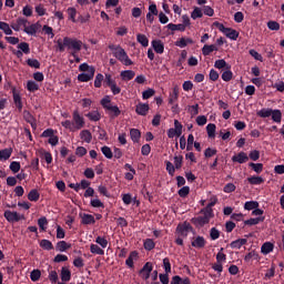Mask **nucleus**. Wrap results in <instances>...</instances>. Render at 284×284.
<instances>
[{
  "instance_id": "30",
  "label": "nucleus",
  "mask_w": 284,
  "mask_h": 284,
  "mask_svg": "<svg viewBox=\"0 0 284 284\" xmlns=\"http://www.w3.org/2000/svg\"><path fill=\"white\" fill-rule=\"evenodd\" d=\"M247 181L251 185H261L265 183V180L261 176H251V178H247Z\"/></svg>"
},
{
  "instance_id": "63",
  "label": "nucleus",
  "mask_w": 284,
  "mask_h": 284,
  "mask_svg": "<svg viewBox=\"0 0 284 284\" xmlns=\"http://www.w3.org/2000/svg\"><path fill=\"white\" fill-rule=\"evenodd\" d=\"M109 88H110L112 94H114V95L121 94V87L116 85V81L114 83H112Z\"/></svg>"
},
{
  "instance_id": "55",
  "label": "nucleus",
  "mask_w": 284,
  "mask_h": 284,
  "mask_svg": "<svg viewBox=\"0 0 284 284\" xmlns=\"http://www.w3.org/2000/svg\"><path fill=\"white\" fill-rule=\"evenodd\" d=\"M18 48L24 54H30V44H28V42H21L20 44H18Z\"/></svg>"
},
{
  "instance_id": "25",
  "label": "nucleus",
  "mask_w": 284,
  "mask_h": 284,
  "mask_svg": "<svg viewBox=\"0 0 284 284\" xmlns=\"http://www.w3.org/2000/svg\"><path fill=\"white\" fill-rule=\"evenodd\" d=\"M13 102L19 112H21L23 110V103L21 102V95L17 91H13Z\"/></svg>"
},
{
  "instance_id": "44",
  "label": "nucleus",
  "mask_w": 284,
  "mask_h": 284,
  "mask_svg": "<svg viewBox=\"0 0 284 284\" xmlns=\"http://www.w3.org/2000/svg\"><path fill=\"white\" fill-rule=\"evenodd\" d=\"M27 90L29 92H37V90H39V84L32 80H29L27 82Z\"/></svg>"
},
{
  "instance_id": "37",
  "label": "nucleus",
  "mask_w": 284,
  "mask_h": 284,
  "mask_svg": "<svg viewBox=\"0 0 284 284\" xmlns=\"http://www.w3.org/2000/svg\"><path fill=\"white\" fill-rule=\"evenodd\" d=\"M40 247L47 251L54 250V245H52V242H50L49 240H41Z\"/></svg>"
},
{
  "instance_id": "8",
  "label": "nucleus",
  "mask_w": 284,
  "mask_h": 284,
  "mask_svg": "<svg viewBox=\"0 0 284 284\" xmlns=\"http://www.w3.org/2000/svg\"><path fill=\"white\" fill-rule=\"evenodd\" d=\"M27 26H30V22H28V19L26 18H18L16 21L11 23V28L16 32H19L20 30H26Z\"/></svg>"
},
{
  "instance_id": "39",
  "label": "nucleus",
  "mask_w": 284,
  "mask_h": 284,
  "mask_svg": "<svg viewBox=\"0 0 284 284\" xmlns=\"http://www.w3.org/2000/svg\"><path fill=\"white\" fill-rule=\"evenodd\" d=\"M40 154L44 159L45 163H48V165H50V163H52V153L51 152H48L45 150H40Z\"/></svg>"
},
{
  "instance_id": "36",
  "label": "nucleus",
  "mask_w": 284,
  "mask_h": 284,
  "mask_svg": "<svg viewBox=\"0 0 284 284\" xmlns=\"http://www.w3.org/2000/svg\"><path fill=\"white\" fill-rule=\"evenodd\" d=\"M67 12L70 21H72V23H77V9L74 7H70L67 9Z\"/></svg>"
},
{
  "instance_id": "11",
  "label": "nucleus",
  "mask_w": 284,
  "mask_h": 284,
  "mask_svg": "<svg viewBox=\"0 0 284 284\" xmlns=\"http://www.w3.org/2000/svg\"><path fill=\"white\" fill-rule=\"evenodd\" d=\"M150 274H152V263L148 262V263L144 264V266L140 271V276L144 281H148V278H150Z\"/></svg>"
},
{
  "instance_id": "7",
  "label": "nucleus",
  "mask_w": 284,
  "mask_h": 284,
  "mask_svg": "<svg viewBox=\"0 0 284 284\" xmlns=\"http://www.w3.org/2000/svg\"><path fill=\"white\" fill-rule=\"evenodd\" d=\"M73 126L77 132V130H82V128H85V119L79 113L78 110L73 111Z\"/></svg>"
},
{
  "instance_id": "56",
  "label": "nucleus",
  "mask_w": 284,
  "mask_h": 284,
  "mask_svg": "<svg viewBox=\"0 0 284 284\" xmlns=\"http://www.w3.org/2000/svg\"><path fill=\"white\" fill-rule=\"evenodd\" d=\"M90 205L92 207H105V205L103 204V202H101V200H99V197L91 199Z\"/></svg>"
},
{
  "instance_id": "18",
  "label": "nucleus",
  "mask_w": 284,
  "mask_h": 284,
  "mask_svg": "<svg viewBox=\"0 0 284 284\" xmlns=\"http://www.w3.org/2000/svg\"><path fill=\"white\" fill-rule=\"evenodd\" d=\"M23 31L26 32V34L34 37V34H37V32L39 31V23H34L30 26L27 24Z\"/></svg>"
},
{
  "instance_id": "58",
  "label": "nucleus",
  "mask_w": 284,
  "mask_h": 284,
  "mask_svg": "<svg viewBox=\"0 0 284 284\" xmlns=\"http://www.w3.org/2000/svg\"><path fill=\"white\" fill-rule=\"evenodd\" d=\"M226 255H225V253H223V248H221L220 251H219V253L216 254V262L217 263H225V261H226Z\"/></svg>"
},
{
  "instance_id": "33",
  "label": "nucleus",
  "mask_w": 284,
  "mask_h": 284,
  "mask_svg": "<svg viewBox=\"0 0 284 284\" xmlns=\"http://www.w3.org/2000/svg\"><path fill=\"white\" fill-rule=\"evenodd\" d=\"M271 116L275 123H281L283 119V113H281V110H273Z\"/></svg>"
},
{
  "instance_id": "51",
  "label": "nucleus",
  "mask_w": 284,
  "mask_h": 284,
  "mask_svg": "<svg viewBox=\"0 0 284 284\" xmlns=\"http://www.w3.org/2000/svg\"><path fill=\"white\" fill-rule=\"evenodd\" d=\"M244 261L246 263H250V261H258V254H256V252L252 251L247 255H245Z\"/></svg>"
},
{
  "instance_id": "16",
  "label": "nucleus",
  "mask_w": 284,
  "mask_h": 284,
  "mask_svg": "<svg viewBox=\"0 0 284 284\" xmlns=\"http://www.w3.org/2000/svg\"><path fill=\"white\" fill-rule=\"evenodd\" d=\"M192 247H196L197 250H201L205 247V237L204 236H196L192 242H191Z\"/></svg>"
},
{
  "instance_id": "32",
  "label": "nucleus",
  "mask_w": 284,
  "mask_h": 284,
  "mask_svg": "<svg viewBox=\"0 0 284 284\" xmlns=\"http://www.w3.org/2000/svg\"><path fill=\"white\" fill-rule=\"evenodd\" d=\"M166 28H168L169 30H172V32H176V30H178L179 32H185V26H182L181 23H180V24L169 23V24L166 26Z\"/></svg>"
},
{
  "instance_id": "54",
  "label": "nucleus",
  "mask_w": 284,
  "mask_h": 284,
  "mask_svg": "<svg viewBox=\"0 0 284 284\" xmlns=\"http://www.w3.org/2000/svg\"><path fill=\"white\" fill-rule=\"evenodd\" d=\"M30 278H31V281H33V283H37V281H39V278H41V271L40 270H33L30 273Z\"/></svg>"
},
{
  "instance_id": "61",
  "label": "nucleus",
  "mask_w": 284,
  "mask_h": 284,
  "mask_svg": "<svg viewBox=\"0 0 284 284\" xmlns=\"http://www.w3.org/2000/svg\"><path fill=\"white\" fill-rule=\"evenodd\" d=\"M154 240L152 239H146L144 241V250H148L150 252V250H154Z\"/></svg>"
},
{
  "instance_id": "9",
  "label": "nucleus",
  "mask_w": 284,
  "mask_h": 284,
  "mask_svg": "<svg viewBox=\"0 0 284 284\" xmlns=\"http://www.w3.org/2000/svg\"><path fill=\"white\" fill-rule=\"evenodd\" d=\"M4 219L9 223H17V222L21 221V215L17 212H12L10 210H7V211H4Z\"/></svg>"
},
{
  "instance_id": "3",
  "label": "nucleus",
  "mask_w": 284,
  "mask_h": 284,
  "mask_svg": "<svg viewBox=\"0 0 284 284\" xmlns=\"http://www.w3.org/2000/svg\"><path fill=\"white\" fill-rule=\"evenodd\" d=\"M202 215L194 217L192 221L196 227H203L210 223V219L214 217V211L210 207H205L201 211Z\"/></svg>"
},
{
  "instance_id": "26",
  "label": "nucleus",
  "mask_w": 284,
  "mask_h": 284,
  "mask_svg": "<svg viewBox=\"0 0 284 284\" xmlns=\"http://www.w3.org/2000/svg\"><path fill=\"white\" fill-rule=\"evenodd\" d=\"M70 278H72V273L67 267H62L61 281H63V283H68V281H70Z\"/></svg>"
},
{
  "instance_id": "35",
  "label": "nucleus",
  "mask_w": 284,
  "mask_h": 284,
  "mask_svg": "<svg viewBox=\"0 0 284 284\" xmlns=\"http://www.w3.org/2000/svg\"><path fill=\"white\" fill-rule=\"evenodd\" d=\"M214 68H216L217 70H223V68H225L226 70H230V64H227V62H225L224 59L221 60H216L214 63Z\"/></svg>"
},
{
  "instance_id": "48",
  "label": "nucleus",
  "mask_w": 284,
  "mask_h": 284,
  "mask_svg": "<svg viewBox=\"0 0 284 284\" xmlns=\"http://www.w3.org/2000/svg\"><path fill=\"white\" fill-rule=\"evenodd\" d=\"M248 166L252 168V170H254L256 174H261V172H263V163L251 162Z\"/></svg>"
},
{
  "instance_id": "10",
  "label": "nucleus",
  "mask_w": 284,
  "mask_h": 284,
  "mask_svg": "<svg viewBox=\"0 0 284 284\" xmlns=\"http://www.w3.org/2000/svg\"><path fill=\"white\" fill-rule=\"evenodd\" d=\"M180 89L179 85H174L169 93V104L174 105L179 101Z\"/></svg>"
},
{
  "instance_id": "60",
  "label": "nucleus",
  "mask_w": 284,
  "mask_h": 284,
  "mask_svg": "<svg viewBox=\"0 0 284 284\" xmlns=\"http://www.w3.org/2000/svg\"><path fill=\"white\" fill-rule=\"evenodd\" d=\"M10 170L11 172H13L14 174H17V172H19V170H21V163L13 161L10 163Z\"/></svg>"
},
{
  "instance_id": "23",
  "label": "nucleus",
  "mask_w": 284,
  "mask_h": 284,
  "mask_svg": "<svg viewBox=\"0 0 284 284\" xmlns=\"http://www.w3.org/2000/svg\"><path fill=\"white\" fill-rule=\"evenodd\" d=\"M202 17H203V9L199 7H193V11L191 12V19H193V21H196V19H202Z\"/></svg>"
},
{
  "instance_id": "64",
  "label": "nucleus",
  "mask_w": 284,
  "mask_h": 284,
  "mask_svg": "<svg viewBox=\"0 0 284 284\" xmlns=\"http://www.w3.org/2000/svg\"><path fill=\"white\" fill-rule=\"evenodd\" d=\"M102 83H103V74L98 73L94 80V88H101Z\"/></svg>"
},
{
  "instance_id": "28",
  "label": "nucleus",
  "mask_w": 284,
  "mask_h": 284,
  "mask_svg": "<svg viewBox=\"0 0 284 284\" xmlns=\"http://www.w3.org/2000/svg\"><path fill=\"white\" fill-rule=\"evenodd\" d=\"M130 136L133 143H139V140L141 139V131H139V129H131Z\"/></svg>"
},
{
  "instance_id": "34",
  "label": "nucleus",
  "mask_w": 284,
  "mask_h": 284,
  "mask_svg": "<svg viewBox=\"0 0 284 284\" xmlns=\"http://www.w3.org/2000/svg\"><path fill=\"white\" fill-rule=\"evenodd\" d=\"M70 247H72V245L68 244V242H65V241H60L57 243L58 252H65V251L70 250Z\"/></svg>"
},
{
  "instance_id": "5",
  "label": "nucleus",
  "mask_w": 284,
  "mask_h": 284,
  "mask_svg": "<svg viewBox=\"0 0 284 284\" xmlns=\"http://www.w3.org/2000/svg\"><path fill=\"white\" fill-rule=\"evenodd\" d=\"M213 26L222 32V34L226 36L227 39H231L232 41H236L239 39V32L232 28H226L221 22H214Z\"/></svg>"
},
{
  "instance_id": "14",
  "label": "nucleus",
  "mask_w": 284,
  "mask_h": 284,
  "mask_svg": "<svg viewBox=\"0 0 284 284\" xmlns=\"http://www.w3.org/2000/svg\"><path fill=\"white\" fill-rule=\"evenodd\" d=\"M232 161H233V163L243 164V163H247V161H250V156H247V153H245V152H240L239 154L232 156Z\"/></svg>"
},
{
  "instance_id": "24",
  "label": "nucleus",
  "mask_w": 284,
  "mask_h": 284,
  "mask_svg": "<svg viewBox=\"0 0 284 284\" xmlns=\"http://www.w3.org/2000/svg\"><path fill=\"white\" fill-rule=\"evenodd\" d=\"M80 139L84 141V143L92 142V133L89 130H83L80 132Z\"/></svg>"
},
{
  "instance_id": "38",
  "label": "nucleus",
  "mask_w": 284,
  "mask_h": 284,
  "mask_svg": "<svg viewBox=\"0 0 284 284\" xmlns=\"http://www.w3.org/2000/svg\"><path fill=\"white\" fill-rule=\"evenodd\" d=\"M87 116L89 121H101V113H99V111H91Z\"/></svg>"
},
{
  "instance_id": "12",
  "label": "nucleus",
  "mask_w": 284,
  "mask_h": 284,
  "mask_svg": "<svg viewBox=\"0 0 284 284\" xmlns=\"http://www.w3.org/2000/svg\"><path fill=\"white\" fill-rule=\"evenodd\" d=\"M135 112L136 114H139L140 116H145L148 114V112H150V104L148 103H139L135 106Z\"/></svg>"
},
{
  "instance_id": "22",
  "label": "nucleus",
  "mask_w": 284,
  "mask_h": 284,
  "mask_svg": "<svg viewBox=\"0 0 284 284\" xmlns=\"http://www.w3.org/2000/svg\"><path fill=\"white\" fill-rule=\"evenodd\" d=\"M261 252H262V254H264V255H267V254L274 252V244H272V242H266V243H264V244L262 245V247H261Z\"/></svg>"
},
{
  "instance_id": "4",
  "label": "nucleus",
  "mask_w": 284,
  "mask_h": 284,
  "mask_svg": "<svg viewBox=\"0 0 284 284\" xmlns=\"http://www.w3.org/2000/svg\"><path fill=\"white\" fill-rule=\"evenodd\" d=\"M79 70L80 72H85V70H89V74L80 73L78 75V81H80L81 83H88V81H92L94 79V72H97L94 67H91L88 63H82L79 65Z\"/></svg>"
},
{
  "instance_id": "53",
  "label": "nucleus",
  "mask_w": 284,
  "mask_h": 284,
  "mask_svg": "<svg viewBox=\"0 0 284 284\" xmlns=\"http://www.w3.org/2000/svg\"><path fill=\"white\" fill-rule=\"evenodd\" d=\"M256 207H258V202H255V201H248V202H245L244 204V210H256Z\"/></svg>"
},
{
  "instance_id": "2",
  "label": "nucleus",
  "mask_w": 284,
  "mask_h": 284,
  "mask_svg": "<svg viewBox=\"0 0 284 284\" xmlns=\"http://www.w3.org/2000/svg\"><path fill=\"white\" fill-rule=\"evenodd\" d=\"M109 50H111L114 58L120 61L123 65H133L134 62H132V59L128 55V52H125V49H122L119 44H109Z\"/></svg>"
},
{
  "instance_id": "46",
  "label": "nucleus",
  "mask_w": 284,
  "mask_h": 284,
  "mask_svg": "<svg viewBox=\"0 0 284 284\" xmlns=\"http://www.w3.org/2000/svg\"><path fill=\"white\" fill-rule=\"evenodd\" d=\"M154 94H156V91H154V89H148L142 92V99L146 101V99H152Z\"/></svg>"
},
{
  "instance_id": "43",
  "label": "nucleus",
  "mask_w": 284,
  "mask_h": 284,
  "mask_svg": "<svg viewBox=\"0 0 284 284\" xmlns=\"http://www.w3.org/2000/svg\"><path fill=\"white\" fill-rule=\"evenodd\" d=\"M40 196L41 195L39 194V191H37L36 189L31 190L28 194V199L33 202L39 201Z\"/></svg>"
},
{
  "instance_id": "6",
  "label": "nucleus",
  "mask_w": 284,
  "mask_h": 284,
  "mask_svg": "<svg viewBox=\"0 0 284 284\" xmlns=\"http://www.w3.org/2000/svg\"><path fill=\"white\" fill-rule=\"evenodd\" d=\"M191 230H192V225H190V223L187 222H184L183 224H179L175 230V236L187 239V234H190Z\"/></svg>"
},
{
  "instance_id": "29",
  "label": "nucleus",
  "mask_w": 284,
  "mask_h": 284,
  "mask_svg": "<svg viewBox=\"0 0 284 284\" xmlns=\"http://www.w3.org/2000/svg\"><path fill=\"white\" fill-rule=\"evenodd\" d=\"M12 156V149H3L0 151V161H8Z\"/></svg>"
},
{
  "instance_id": "1",
  "label": "nucleus",
  "mask_w": 284,
  "mask_h": 284,
  "mask_svg": "<svg viewBox=\"0 0 284 284\" xmlns=\"http://www.w3.org/2000/svg\"><path fill=\"white\" fill-rule=\"evenodd\" d=\"M57 45L59 52H65V50H68L69 53L72 54V52H81L83 48V41L77 38L64 37L63 39H58Z\"/></svg>"
},
{
  "instance_id": "50",
  "label": "nucleus",
  "mask_w": 284,
  "mask_h": 284,
  "mask_svg": "<svg viewBox=\"0 0 284 284\" xmlns=\"http://www.w3.org/2000/svg\"><path fill=\"white\" fill-rule=\"evenodd\" d=\"M27 63L30 68H34L36 70H39V68H41V62H39V60L37 59H28Z\"/></svg>"
},
{
  "instance_id": "62",
  "label": "nucleus",
  "mask_w": 284,
  "mask_h": 284,
  "mask_svg": "<svg viewBox=\"0 0 284 284\" xmlns=\"http://www.w3.org/2000/svg\"><path fill=\"white\" fill-rule=\"evenodd\" d=\"M232 77H234V73H232V71L230 70V69H227L226 71H224L223 73H222V79L224 80V81H232Z\"/></svg>"
},
{
  "instance_id": "40",
  "label": "nucleus",
  "mask_w": 284,
  "mask_h": 284,
  "mask_svg": "<svg viewBox=\"0 0 284 284\" xmlns=\"http://www.w3.org/2000/svg\"><path fill=\"white\" fill-rule=\"evenodd\" d=\"M136 256H139L136 252H131V254L125 261L128 267H134V260L136 258Z\"/></svg>"
},
{
  "instance_id": "45",
  "label": "nucleus",
  "mask_w": 284,
  "mask_h": 284,
  "mask_svg": "<svg viewBox=\"0 0 284 284\" xmlns=\"http://www.w3.org/2000/svg\"><path fill=\"white\" fill-rule=\"evenodd\" d=\"M88 187H90V182L88 180H82L80 183H77L75 192L88 190Z\"/></svg>"
},
{
  "instance_id": "19",
  "label": "nucleus",
  "mask_w": 284,
  "mask_h": 284,
  "mask_svg": "<svg viewBox=\"0 0 284 284\" xmlns=\"http://www.w3.org/2000/svg\"><path fill=\"white\" fill-rule=\"evenodd\" d=\"M135 75L136 73L132 70L121 71L120 73L122 81H132V79H134Z\"/></svg>"
},
{
  "instance_id": "20",
  "label": "nucleus",
  "mask_w": 284,
  "mask_h": 284,
  "mask_svg": "<svg viewBox=\"0 0 284 284\" xmlns=\"http://www.w3.org/2000/svg\"><path fill=\"white\" fill-rule=\"evenodd\" d=\"M216 50H219V48H216L215 44H205L203 48H202V54L204 57H209V54H212V52H215Z\"/></svg>"
},
{
  "instance_id": "15",
  "label": "nucleus",
  "mask_w": 284,
  "mask_h": 284,
  "mask_svg": "<svg viewBox=\"0 0 284 284\" xmlns=\"http://www.w3.org/2000/svg\"><path fill=\"white\" fill-rule=\"evenodd\" d=\"M151 44L156 54H163V52H165V45H163V42H161V40H153Z\"/></svg>"
},
{
  "instance_id": "41",
  "label": "nucleus",
  "mask_w": 284,
  "mask_h": 284,
  "mask_svg": "<svg viewBox=\"0 0 284 284\" xmlns=\"http://www.w3.org/2000/svg\"><path fill=\"white\" fill-rule=\"evenodd\" d=\"M90 252L91 254H99L100 256H103L105 254V252L97 244H91Z\"/></svg>"
},
{
  "instance_id": "42",
  "label": "nucleus",
  "mask_w": 284,
  "mask_h": 284,
  "mask_svg": "<svg viewBox=\"0 0 284 284\" xmlns=\"http://www.w3.org/2000/svg\"><path fill=\"white\" fill-rule=\"evenodd\" d=\"M272 109H262L257 112V116H261V119H267L272 116Z\"/></svg>"
},
{
  "instance_id": "57",
  "label": "nucleus",
  "mask_w": 284,
  "mask_h": 284,
  "mask_svg": "<svg viewBox=\"0 0 284 284\" xmlns=\"http://www.w3.org/2000/svg\"><path fill=\"white\" fill-rule=\"evenodd\" d=\"M221 236V232L216 227H212L210 231V237L212 241H216Z\"/></svg>"
},
{
  "instance_id": "27",
  "label": "nucleus",
  "mask_w": 284,
  "mask_h": 284,
  "mask_svg": "<svg viewBox=\"0 0 284 284\" xmlns=\"http://www.w3.org/2000/svg\"><path fill=\"white\" fill-rule=\"evenodd\" d=\"M206 132H207V136L210 139H214V136H216V124H214V123L207 124Z\"/></svg>"
},
{
  "instance_id": "31",
  "label": "nucleus",
  "mask_w": 284,
  "mask_h": 284,
  "mask_svg": "<svg viewBox=\"0 0 284 284\" xmlns=\"http://www.w3.org/2000/svg\"><path fill=\"white\" fill-rule=\"evenodd\" d=\"M245 243H247V240L245 239H240V240H236V241H233L231 243V247L233 250H241V247H243V245H245Z\"/></svg>"
},
{
  "instance_id": "13",
  "label": "nucleus",
  "mask_w": 284,
  "mask_h": 284,
  "mask_svg": "<svg viewBox=\"0 0 284 284\" xmlns=\"http://www.w3.org/2000/svg\"><path fill=\"white\" fill-rule=\"evenodd\" d=\"M82 225H94L97 221L94 220V215L82 213L80 214Z\"/></svg>"
},
{
  "instance_id": "17",
  "label": "nucleus",
  "mask_w": 284,
  "mask_h": 284,
  "mask_svg": "<svg viewBox=\"0 0 284 284\" xmlns=\"http://www.w3.org/2000/svg\"><path fill=\"white\" fill-rule=\"evenodd\" d=\"M194 43V40L192 38H181L175 42V45L178 48H187V45H192Z\"/></svg>"
},
{
  "instance_id": "47",
  "label": "nucleus",
  "mask_w": 284,
  "mask_h": 284,
  "mask_svg": "<svg viewBox=\"0 0 284 284\" xmlns=\"http://www.w3.org/2000/svg\"><path fill=\"white\" fill-rule=\"evenodd\" d=\"M0 30L4 32V34L10 36L12 34V29L10 28V24L7 22H0Z\"/></svg>"
},
{
  "instance_id": "52",
  "label": "nucleus",
  "mask_w": 284,
  "mask_h": 284,
  "mask_svg": "<svg viewBox=\"0 0 284 284\" xmlns=\"http://www.w3.org/2000/svg\"><path fill=\"white\" fill-rule=\"evenodd\" d=\"M101 105L102 108H104V110H108L112 105V100L110 99V95H106L101 100Z\"/></svg>"
},
{
  "instance_id": "21",
  "label": "nucleus",
  "mask_w": 284,
  "mask_h": 284,
  "mask_svg": "<svg viewBox=\"0 0 284 284\" xmlns=\"http://www.w3.org/2000/svg\"><path fill=\"white\" fill-rule=\"evenodd\" d=\"M136 41L138 43H141L143 48H148L150 45V40L148 39V36L143 33L136 34Z\"/></svg>"
},
{
  "instance_id": "59",
  "label": "nucleus",
  "mask_w": 284,
  "mask_h": 284,
  "mask_svg": "<svg viewBox=\"0 0 284 284\" xmlns=\"http://www.w3.org/2000/svg\"><path fill=\"white\" fill-rule=\"evenodd\" d=\"M101 152L106 159H112L113 156L112 149H110V146H102Z\"/></svg>"
},
{
  "instance_id": "49",
  "label": "nucleus",
  "mask_w": 284,
  "mask_h": 284,
  "mask_svg": "<svg viewBox=\"0 0 284 284\" xmlns=\"http://www.w3.org/2000/svg\"><path fill=\"white\" fill-rule=\"evenodd\" d=\"M106 111L112 114V116H119V114H121L119 106L112 104L106 109Z\"/></svg>"
}]
</instances>
